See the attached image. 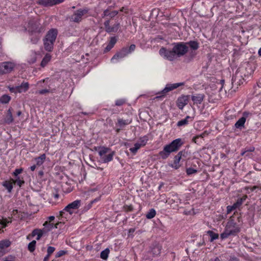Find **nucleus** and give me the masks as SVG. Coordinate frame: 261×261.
<instances>
[{
    "mask_svg": "<svg viewBox=\"0 0 261 261\" xmlns=\"http://www.w3.org/2000/svg\"><path fill=\"white\" fill-rule=\"evenodd\" d=\"M81 201L76 200L68 204L64 209L60 211V216L63 217L65 212L68 213L70 215H72L76 210H77L81 206Z\"/></svg>",
    "mask_w": 261,
    "mask_h": 261,
    "instance_id": "nucleus-7",
    "label": "nucleus"
},
{
    "mask_svg": "<svg viewBox=\"0 0 261 261\" xmlns=\"http://www.w3.org/2000/svg\"><path fill=\"white\" fill-rule=\"evenodd\" d=\"M46 159V155L45 154H42L39 157L36 158L34 160L36 163V165L37 166L42 165L45 161Z\"/></svg>",
    "mask_w": 261,
    "mask_h": 261,
    "instance_id": "nucleus-22",
    "label": "nucleus"
},
{
    "mask_svg": "<svg viewBox=\"0 0 261 261\" xmlns=\"http://www.w3.org/2000/svg\"><path fill=\"white\" fill-rule=\"evenodd\" d=\"M108 10H106L104 12V15L105 16H107V15H108L109 14H108Z\"/></svg>",
    "mask_w": 261,
    "mask_h": 261,
    "instance_id": "nucleus-55",
    "label": "nucleus"
},
{
    "mask_svg": "<svg viewBox=\"0 0 261 261\" xmlns=\"http://www.w3.org/2000/svg\"><path fill=\"white\" fill-rule=\"evenodd\" d=\"M36 244V241L35 240L32 241L28 245V250L30 252L34 251L35 249Z\"/></svg>",
    "mask_w": 261,
    "mask_h": 261,
    "instance_id": "nucleus-34",
    "label": "nucleus"
},
{
    "mask_svg": "<svg viewBox=\"0 0 261 261\" xmlns=\"http://www.w3.org/2000/svg\"><path fill=\"white\" fill-rule=\"evenodd\" d=\"M187 44L188 46V47H190L193 50L198 49L199 47L198 43L194 41H190L188 43H187Z\"/></svg>",
    "mask_w": 261,
    "mask_h": 261,
    "instance_id": "nucleus-31",
    "label": "nucleus"
},
{
    "mask_svg": "<svg viewBox=\"0 0 261 261\" xmlns=\"http://www.w3.org/2000/svg\"><path fill=\"white\" fill-rule=\"evenodd\" d=\"M36 165H33L31 167H30V169L31 170V171H33L35 170L36 169Z\"/></svg>",
    "mask_w": 261,
    "mask_h": 261,
    "instance_id": "nucleus-50",
    "label": "nucleus"
},
{
    "mask_svg": "<svg viewBox=\"0 0 261 261\" xmlns=\"http://www.w3.org/2000/svg\"><path fill=\"white\" fill-rule=\"evenodd\" d=\"M59 223H57L55 225L54 227L57 228ZM43 226H44V228H46V232L54 227V224L53 223H48L47 221L44 223Z\"/></svg>",
    "mask_w": 261,
    "mask_h": 261,
    "instance_id": "nucleus-28",
    "label": "nucleus"
},
{
    "mask_svg": "<svg viewBox=\"0 0 261 261\" xmlns=\"http://www.w3.org/2000/svg\"><path fill=\"white\" fill-rule=\"evenodd\" d=\"M15 212H17V210H15V211L14 210L13 212V214H14Z\"/></svg>",
    "mask_w": 261,
    "mask_h": 261,
    "instance_id": "nucleus-60",
    "label": "nucleus"
},
{
    "mask_svg": "<svg viewBox=\"0 0 261 261\" xmlns=\"http://www.w3.org/2000/svg\"><path fill=\"white\" fill-rule=\"evenodd\" d=\"M11 222V220H8L7 219H0V228L6 227L7 224Z\"/></svg>",
    "mask_w": 261,
    "mask_h": 261,
    "instance_id": "nucleus-32",
    "label": "nucleus"
},
{
    "mask_svg": "<svg viewBox=\"0 0 261 261\" xmlns=\"http://www.w3.org/2000/svg\"><path fill=\"white\" fill-rule=\"evenodd\" d=\"M173 49L176 56H181L185 55L188 50V46L187 43L180 42L174 44Z\"/></svg>",
    "mask_w": 261,
    "mask_h": 261,
    "instance_id": "nucleus-8",
    "label": "nucleus"
},
{
    "mask_svg": "<svg viewBox=\"0 0 261 261\" xmlns=\"http://www.w3.org/2000/svg\"><path fill=\"white\" fill-rule=\"evenodd\" d=\"M128 54L127 52V48H123L120 51L115 55L111 60L112 63H116L120 60L126 57Z\"/></svg>",
    "mask_w": 261,
    "mask_h": 261,
    "instance_id": "nucleus-12",
    "label": "nucleus"
},
{
    "mask_svg": "<svg viewBox=\"0 0 261 261\" xmlns=\"http://www.w3.org/2000/svg\"><path fill=\"white\" fill-rule=\"evenodd\" d=\"M183 142L181 139H176L170 144L166 145L163 150L160 152L159 154L163 159L167 158L172 152L177 151L182 145Z\"/></svg>",
    "mask_w": 261,
    "mask_h": 261,
    "instance_id": "nucleus-1",
    "label": "nucleus"
},
{
    "mask_svg": "<svg viewBox=\"0 0 261 261\" xmlns=\"http://www.w3.org/2000/svg\"><path fill=\"white\" fill-rule=\"evenodd\" d=\"M100 160L104 163H107L112 160L114 156V152L109 148L102 147L98 151Z\"/></svg>",
    "mask_w": 261,
    "mask_h": 261,
    "instance_id": "nucleus-6",
    "label": "nucleus"
},
{
    "mask_svg": "<svg viewBox=\"0 0 261 261\" xmlns=\"http://www.w3.org/2000/svg\"><path fill=\"white\" fill-rule=\"evenodd\" d=\"M246 121V117L244 116L240 118L236 123L235 126L237 128H240L244 126Z\"/></svg>",
    "mask_w": 261,
    "mask_h": 261,
    "instance_id": "nucleus-27",
    "label": "nucleus"
},
{
    "mask_svg": "<svg viewBox=\"0 0 261 261\" xmlns=\"http://www.w3.org/2000/svg\"><path fill=\"white\" fill-rule=\"evenodd\" d=\"M45 233H46L45 228H43V229H36L32 231L31 234L27 236V239L28 240H31L33 237H36V239L39 240Z\"/></svg>",
    "mask_w": 261,
    "mask_h": 261,
    "instance_id": "nucleus-11",
    "label": "nucleus"
},
{
    "mask_svg": "<svg viewBox=\"0 0 261 261\" xmlns=\"http://www.w3.org/2000/svg\"><path fill=\"white\" fill-rule=\"evenodd\" d=\"M57 35L58 31L56 29H51L47 32L43 40L45 50L48 51L52 50Z\"/></svg>",
    "mask_w": 261,
    "mask_h": 261,
    "instance_id": "nucleus-4",
    "label": "nucleus"
},
{
    "mask_svg": "<svg viewBox=\"0 0 261 261\" xmlns=\"http://www.w3.org/2000/svg\"><path fill=\"white\" fill-rule=\"evenodd\" d=\"M51 59V56L49 54H46L43 58L40 65L42 67H44L50 62Z\"/></svg>",
    "mask_w": 261,
    "mask_h": 261,
    "instance_id": "nucleus-21",
    "label": "nucleus"
},
{
    "mask_svg": "<svg viewBox=\"0 0 261 261\" xmlns=\"http://www.w3.org/2000/svg\"><path fill=\"white\" fill-rule=\"evenodd\" d=\"M14 184H17L19 187H21V185L24 183V181L22 179L19 178V177L17 178L16 179H12Z\"/></svg>",
    "mask_w": 261,
    "mask_h": 261,
    "instance_id": "nucleus-39",
    "label": "nucleus"
},
{
    "mask_svg": "<svg viewBox=\"0 0 261 261\" xmlns=\"http://www.w3.org/2000/svg\"><path fill=\"white\" fill-rule=\"evenodd\" d=\"M148 141L147 137L146 136L140 138L139 140L137 142L139 143L142 146H144L146 145L147 142Z\"/></svg>",
    "mask_w": 261,
    "mask_h": 261,
    "instance_id": "nucleus-38",
    "label": "nucleus"
},
{
    "mask_svg": "<svg viewBox=\"0 0 261 261\" xmlns=\"http://www.w3.org/2000/svg\"><path fill=\"white\" fill-rule=\"evenodd\" d=\"M246 196H243L240 199H238L237 201L234 203L235 206L237 208L240 206L242 204V203L246 200Z\"/></svg>",
    "mask_w": 261,
    "mask_h": 261,
    "instance_id": "nucleus-35",
    "label": "nucleus"
},
{
    "mask_svg": "<svg viewBox=\"0 0 261 261\" xmlns=\"http://www.w3.org/2000/svg\"><path fill=\"white\" fill-rule=\"evenodd\" d=\"M3 261H15V257L12 255H9L3 259Z\"/></svg>",
    "mask_w": 261,
    "mask_h": 261,
    "instance_id": "nucleus-43",
    "label": "nucleus"
},
{
    "mask_svg": "<svg viewBox=\"0 0 261 261\" xmlns=\"http://www.w3.org/2000/svg\"><path fill=\"white\" fill-rule=\"evenodd\" d=\"M50 92L49 89H45L38 91L37 93L40 94H45Z\"/></svg>",
    "mask_w": 261,
    "mask_h": 261,
    "instance_id": "nucleus-46",
    "label": "nucleus"
},
{
    "mask_svg": "<svg viewBox=\"0 0 261 261\" xmlns=\"http://www.w3.org/2000/svg\"><path fill=\"white\" fill-rule=\"evenodd\" d=\"M237 208V207L235 206L234 204H233V205H228L227 206V213L229 214L231 212H232L233 210Z\"/></svg>",
    "mask_w": 261,
    "mask_h": 261,
    "instance_id": "nucleus-41",
    "label": "nucleus"
},
{
    "mask_svg": "<svg viewBox=\"0 0 261 261\" xmlns=\"http://www.w3.org/2000/svg\"><path fill=\"white\" fill-rule=\"evenodd\" d=\"M21 114V112L20 111H18L17 113V115L18 116H19Z\"/></svg>",
    "mask_w": 261,
    "mask_h": 261,
    "instance_id": "nucleus-58",
    "label": "nucleus"
},
{
    "mask_svg": "<svg viewBox=\"0 0 261 261\" xmlns=\"http://www.w3.org/2000/svg\"><path fill=\"white\" fill-rule=\"evenodd\" d=\"M124 102V101L122 99H119L116 101V105L121 106Z\"/></svg>",
    "mask_w": 261,
    "mask_h": 261,
    "instance_id": "nucleus-49",
    "label": "nucleus"
},
{
    "mask_svg": "<svg viewBox=\"0 0 261 261\" xmlns=\"http://www.w3.org/2000/svg\"><path fill=\"white\" fill-rule=\"evenodd\" d=\"M13 184L14 183L11 179L9 181H5L4 182L3 185L8 190L9 192H11L13 189Z\"/></svg>",
    "mask_w": 261,
    "mask_h": 261,
    "instance_id": "nucleus-25",
    "label": "nucleus"
},
{
    "mask_svg": "<svg viewBox=\"0 0 261 261\" xmlns=\"http://www.w3.org/2000/svg\"><path fill=\"white\" fill-rule=\"evenodd\" d=\"M258 54L260 56H261V47L258 50Z\"/></svg>",
    "mask_w": 261,
    "mask_h": 261,
    "instance_id": "nucleus-56",
    "label": "nucleus"
},
{
    "mask_svg": "<svg viewBox=\"0 0 261 261\" xmlns=\"http://www.w3.org/2000/svg\"><path fill=\"white\" fill-rule=\"evenodd\" d=\"M118 123L121 125H126V124H128L129 123L128 122L126 121L125 120H119Z\"/></svg>",
    "mask_w": 261,
    "mask_h": 261,
    "instance_id": "nucleus-48",
    "label": "nucleus"
},
{
    "mask_svg": "<svg viewBox=\"0 0 261 261\" xmlns=\"http://www.w3.org/2000/svg\"><path fill=\"white\" fill-rule=\"evenodd\" d=\"M207 233L210 237V240L211 242H213V241L219 238V234L218 233H215L214 232L211 230L207 231Z\"/></svg>",
    "mask_w": 261,
    "mask_h": 261,
    "instance_id": "nucleus-29",
    "label": "nucleus"
},
{
    "mask_svg": "<svg viewBox=\"0 0 261 261\" xmlns=\"http://www.w3.org/2000/svg\"><path fill=\"white\" fill-rule=\"evenodd\" d=\"M19 64L14 61L4 62L0 63V75L9 73L17 69Z\"/></svg>",
    "mask_w": 261,
    "mask_h": 261,
    "instance_id": "nucleus-5",
    "label": "nucleus"
},
{
    "mask_svg": "<svg viewBox=\"0 0 261 261\" xmlns=\"http://www.w3.org/2000/svg\"><path fill=\"white\" fill-rule=\"evenodd\" d=\"M11 242L7 240L0 241V256L3 255L6 252L7 249L10 246Z\"/></svg>",
    "mask_w": 261,
    "mask_h": 261,
    "instance_id": "nucleus-16",
    "label": "nucleus"
},
{
    "mask_svg": "<svg viewBox=\"0 0 261 261\" xmlns=\"http://www.w3.org/2000/svg\"><path fill=\"white\" fill-rule=\"evenodd\" d=\"M211 261H220L219 259L216 258L214 260H211Z\"/></svg>",
    "mask_w": 261,
    "mask_h": 261,
    "instance_id": "nucleus-59",
    "label": "nucleus"
},
{
    "mask_svg": "<svg viewBox=\"0 0 261 261\" xmlns=\"http://www.w3.org/2000/svg\"><path fill=\"white\" fill-rule=\"evenodd\" d=\"M136 48V46L134 44H132L128 48H127V53L130 54L132 52L135 50Z\"/></svg>",
    "mask_w": 261,
    "mask_h": 261,
    "instance_id": "nucleus-44",
    "label": "nucleus"
},
{
    "mask_svg": "<svg viewBox=\"0 0 261 261\" xmlns=\"http://www.w3.org/2000/svg\"><path fill=\"white\" fill-rule=\"evenodd\" d=\"M26 29L32 35L31 42L34 44L36 43L40 38L41 29L39 23L34 20L31 21L28 23Z\"/></svg>",
    "mask_w": 261,
    "mask_h": 261,
    "instance_id": "nucleus-3",
    "label": "nucleus"
},
{
    "mask_svg": "<svg viewBox=\"0 0 261 261\" xmlns=\"http://www.w3.org/2000/svg\"><path fill=\"white\" fill-rule=\"evenodd\" d=\"M110 252V250L108 248L101 251L100 253V257L103 259H107L108 257V255Z\"/></svg>",
    "mask_w": 261,
    "mask_h": 261,
    "instance_id": "nucleus-33",
    "label": "nucleus"
},
{
    "mask_svg": "<svg viewBox=\"0 0 261 261\" xmlns=\"http://www.w3.org/2000/svg\"><path fill=\"white\" fill-rule=\"evenodd\" d=\"M63 1L64 0H39L38 3L44 6H52Z\"/></svg>",
    "mask_w": 261,
    "mask_h": 261,
    "instance_id": "nucleus-17",
    "label": "nucleus"
},
{
    "mask_svg": "<svg viewBox=\"0 0 261 261\" xmlns=\"http://www.w3.org/2000/svg\"><path fill=\"white\" fill-rule=\"evenodd\" d=\"M45 81V80H43L42 82L44 83V82ZM42 83L41 81H39V82L37 83V85H39L40 84H41Z\"/></svg>",
    "mask_w": 261,
    "mask_h": 261,
    "instance_id": "nucleus-57",
    "label": "nucleus"
},
{
    "mask_svg": "<svg viewBox=\"0 0 261 261\" xmlns=\"http://www.w3.org/2000/svg\"><path fill=\"white\" fill-rule=\"evenodd\" d=\"M182 155V152L180 151L175 156L173 163L171 165V167L172 168L175 169H177L180 167L181 165L179 164V162L181 159Z\"/></svg>",
    "mask_w": 261,
    "mask_h": 261,
    "instance_id": "nucleus-18",
    "label": "nucleus"
},
{
    "mask_svg": "<svg viewBox=\"0 0 261 261\" xmlns=\"http://www.w3.org/2000/svg\"><path fill=\"white\" fill-rule=\"evenodd\" d=\"M197 170L194 169L192 168H189L187 169V171H186L188 175H191V174L195 173L197 172Z\"/></svg>",
    "mask_w": 261,
    "mask_h": 261,
    "instance_id": "nucleus-40",
    "label": "nucleus"
},
{
    "mask_svg": "<svg viewBox=\"0 0 261 261\" xmlns=\"http://www.w3.org/2000/svg\"><path fill=\"white\" fill-rule=\"evenodd\" d=\"M117 14V12L116 11H113L112 13L111 14V16H113Z\"/></svg>",
    "mask_w": 261,
    "mask_h": 261,
    "instance_id": "nucleus-54",
    "label": "nucleus"
},
{
    "mask_svg": "<svg viewBox=\"0 0 261 261\" xmlns=\"http://www.w3.org/2000/svg\"><path fill=\"white\" fill-rule=\"evenodd\" d=\"M189 95H181L177 100V106L179 109L182 110L187 105L189 101Z\"/></svg>",
    "mask_w": 261,
    "mask_h": 261,
    "instance_id": "nucleus-13",
    "label": "nucleus"
},
{
    "mask_svg": "<svg viewBox=\"0 0 261 261\" xmlns=\"http://www.w3.org/2000/svg\"><path fill=\"white\" fill-rule=\"evenodd\" d=\"M204 98V95L203 94H196L191 96V99L194 102V104H200Z\"/></svg>",
    "mask_w": 261,
    "mask_h": 261,
    "instance_id": "nucleus-19",
    "label": "nucleus"
},
{
    "mask_svg": "<svg viewBox=\"0 0 261 261\" xmlns=\"http://www.w3.org/2000/svg\"><path fill=\"white\" fill-rule=\"evenodd\" d=\"M13 121V118L12 116V114L11 110L9 109L8 111L7 115L4 119V122L6 123L10 124L12 123Z\"/></svg>",
    "mask_w": 261,
    "mask_h": 261,
    "instance_id": "nucleus-24",
    "label": "nucleus"
},
{
    "mask_svg": "<svg viewBox=\"0 0 261 261\" xmlns=\"http://www.w3.org/2000/svg\"><path fill=\"white\" fill-rule=\"evenodd\" d=\"M134 231H135V229H134V228H130V229L129 230V233H133Z\"/></svg>",
    "mask_w": 261,
    "mask_h": 261,
    "instance_id": "nucleus-53",
    "label": "nucleus"
},
{
    "mask_svg": "<svg viewBox=\"0 0 261 261\" xmlns=\"http://www.w3.org/2000/svg\"><path fill=\"white\" fill-rule=\"evenodd\" d=\"M11 100V97L8 95L5 94L0 97V102L2 103H7Z\"/></svg>",
    "mask_w": 261,
    "mask_h": 261,
    "instance_id": "nucleus-30",
    "label": "nucleus"
},
{
    "mask_svg": "<svg viewBox=\"0 0 261 261\" xmlns=\"http://www.w3.org/2000/svg\"><path fill=\"white\" fill-rule=\"evenodd\" d=\"M159 53L160 55L162 57L168 60L172 61L176 57V54L173 49H172V50H167L165 48H162L160 50Z\"/></svg>",
    "mask_w": 261,
    "mask_h": 261,
    "instance_id": "nucleus-10",
    "label": "nucleus"
},
{
    "mask_svg": "<svg viewBox=\"0 0 261 261\" xmlns=\"http://www.w3.org/2000/svg\"><path fill=\"white\" fill-rule=\"evenodd\" d=\"M37 54L36 52L32 51L29 58L28 59V62L30 64H33V63H35L37 59Z\"/></svg>",
    "mask_w": 261,
    "mask_h": 261,
    "instance_id": "nucleus-26",
    "label": "nucleus"
},
{
    "mask_svg": "<svg viewBox=\"0 0 261 261\" xmlns=\"http://www.w3.org/2000/svg\"><path fill=\"white\" fill-rule=\"evenodd\" d=\"M117 42L116 38L113 37H111L110 40L105 49V51L107 52L110 50L114 46Z\"/></svg>",
    "mask_w": 261,
    "mask_h": 261,
    "instance_id": "nucleus-20",
    "label": "nucleus"
},
{
    "mask_svg": "<svg viewBox=\"0 0 261 261\" xmlns=\"http://www.w3.org/2000/svg\"><path fill=\"white\" fill-rule=\"evenodd\" d=\"M50 255H48V254H47V255L44 257V261H47L49 256H50Z\"/></svg>",
    "mask_w": 261,
    "mask_h": 261,
    "instance_id": "nucleus-51",
    "label": "nucleus"
},
{
    "mask_svg": "<svg viewBox=\"0 0 261 261\" xmlns=\"http://www.w3.org/2000/svg\"><path fill=\"white\" fill-rule=\"evenodd\" d=\"M8 88L11 93L15 94L26 92L29 88V84L28 82H23L20 85L16 87L8 86Z\"/></svg>",
    "mask_w": 261,
    "mask_h": 261,
    "instance_id": "nucleus-9",
    "label": "nucleus"
},
{
    "mask_svg": "<svg viewBox=\"0 0 261 261\" xmlns=\"http://www.w3.org/2000/svg\"><path fill=\"white\" fill-rule=\"evenodd\" d=\"M240 231L239 226L232 219L226 224L224 230L220 234L221 240H224L230 236H235Z\"/></svg>",
    "mask_w": 261,
    "mask_h": 261,
    "instance_id": "nucleus-2",
    "label": "nucleus"
},
{
    "mask_svg": "<svg viewBox=\"0 0 261 261\" xmlns=\"http://www.w3.org/2000/svg\"><path fill=\"white\" fill-rule=\"evenodd\" d=\"M55 219L54 216H50L48 217V220L50 222Z\"/></svg>",
    "mask_w": 261,
    "mask_h": 261,
    "instance_id": "nucleus-52",
    "label": "nucleus"
},
{
    "mask_svg": "<svg viewBox=\"0 0 261 261\" xmlns=\"http://www.w3.org/2000/svg\"><path fill=\"white\" fill-rule=\"evenodd\" d=\"M142 146L138 143V142L136 143L134 145V147H132L129 149V150L133 153H136V152L138 151V150Z\"/></svg>",
    "mask_w": 261,
    "mask_h": 261,
    "instance_id": "nucleus-36",
    "label": "nucleus"
},
{
    "mask_svg": "<svg viewBox=\"0 0 261 261\" xmlns=\"http://www.w3.org/2000/svg\"><path fill=\"white\" fill-rule=\"evenodd\" d=\"M183 85V83L168 84L166 85L165 88L161 92V93L163 95H165L169 91H171L175 89H176L177 88L179 87V86H182Z\"/></svg>",
    "mask_w": 261,
    "mask_h": 261,
    "instance_id": "nucleus-14",
    "label": "nucleus"
},
{
    "mask_svg": "<svg viewBox=\"0 0 261 261\" xmlns=\"http://www.w3.org/2000/svg\"><path fill=\"white\" fill-rule=\"evenodd\" d=\"M22 171V168L16 169L13 172V175L15 176H17L18 174H20Z\"/></svg>",
    "mask_w": 261,
    "mask_h": 261,
    "instance_id": "nucleus-47",
    "label": "nucleus"
},
{
    "mask_svg": "<svg viewBox=\"0 0 261 261\" xmlns=\"http://www.w3.org/2000/svg\"><path fill=\"white\" fill-rule=\"evenodd\" d=\"M55 250V248L54 247L49 246L47 248V254L48 255H51L54 251Z\"/></svg>",
    "mask_w": 261,
    "mask_h": 261,
    "instance_id": "nucleus-45",
    "label": "nucleus"
},
{
    "mask_svg": "<svg viewBox=\"0 0 261 261\" xmlns=\"http://www.w3.org/2000/svg\"><path fill=\"white\" fill-rule=\"evenodd\" d=\"M156 215V212L154 209H151L149 212L146 214V218L148 219H152L155 217Z\"/></svg>",
    "mask_w": 261,
    "mask_h": 261,
    "instance_id": "nucleus-37",
    "label": "nucleus"
},
{
    "mask_svg": "<svg viewBox=\"0 0 261 261\" xmlns=\"http://www.w3.org/2000/svg\"><path fill=\"white\" fill-rule=\"evenodd\" d=\"M193 118L190 116H187L186 118L183 119L177 122L178 126H185L188 124L189 121H192Z\"/></svg>",
    "mask_w": 261,
    "mask_h": 261,
    "instance_id": "nucleus-23",
    "label": "nucleus"
},
{
    "mask_svg": "<svg viewBox=\"0 0 261 261\" xmlns=\"http://www.w3.org/2000/svg\"><path fill=\"white\" fill-rule=\"evenodd\" d=\"M86 10H79L75 11L71 17V20L74 22H79L81 20L82 16L87 13Z\"/></svg>",
    "mask_w": 261,
    "mask_h": 261,
    "instance_id": "nucleus-15",
    "label": "nucleus"
},
{
    "mask_svg": "<svg viewBox=\"0 0 261 261\" xmlns=\"http://www.w3.org/2000/svg\"><path fill=\"white\" fill-rule=\"evenodd\" d=\"M67 253L66 251L65 250H60L56 253V257H60L64 255H65Z\"/></svg>",
    "mask_w": 261,
    "mask_h": 261,
    "instance_id": "nucleus-42",
    "label": "nucleus"
}]
</instances>
